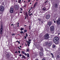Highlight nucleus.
Wrapping results in <instances>:
<instances>
[{
  "instance_id": "nucleus-37",
  "label": "nucleus",
  "mask_w": 60,
  "mask_h": 60,
  "mask_svg": "<svg viewBox=\"0 0 60 60\" xmlns=\"http://www.w3.org/2000/svg\"><path fill=\"white\" fill-rule=\"evenodd\" d=\"M45 44L46 45H47V44H48V43L47 42H46Z\"/></svg>"
},
{
  "instance_id": "nucleus-38",
  "label": "nucleus",
  "mask_w": 60,
  "mask_h": 60,
  "mask_svg": "<svg viewBox=\"0 0 60 60\" xmlns=\"http://www.w3.org/2000/svg\"><path fill=\"white\" fill-rule=\"evenodd\" d=\"M19 56H22V55H21V54H20L19 55Z\"/></svg>"
},
{
  "instance_id": "nucleus-17",
  "label": "nucleus",
  "mask_w": 60,
  "mask_h": 60,
  "mask_svg": "<svg viewBox=\"0 0 60 60\" xmlns=\"http://www.w3.org/2000/svg\"><path fill=\"white\" fill-rule=\"evenodd\" d=\"M22 56L23 58H24L25 59H26V57L25 56L22 55Z\"/></svg>"
},
{
  "instance_id": "nucleus-10",
  "label": "nucleus",
  "mask_w": 60,
  "mask_h": 60,
  "mask_svg": "<svg viewBox=\"0 0 60 60\" xmlns=\"http://www.w3.org/2000/svg\"><path fill=\"white\" fill-rule=\"evenodd\" d=\"M51 45H52V42L51 41L48 44V45L49 47H50Z\"/></svg>"
},
{
  "instance_id": "nucleus-50",
  "label": "nucleus",
  "mask_w": 60,
  "mask_h": 60,
  "mask_svg": "<svg viewBox=\"0 0 60 60\" xmlns=\"http://www.w3.org/2000/svg\"><path fill=\"white\" fill-rule=\"evenodd\" d=\"M11 26H13V24H11Z\"/></svg>"
},
{
  "instance_id": "nucleus-28",
  "label": "nucleus",
  "mask_w": 60,
  "mask_h": 60,
  "mask_svg": "<svg viewBox=\"0 0 60 60\" xmlns=\"http://www.w3.org/2000/svg\"><path fill=\"white\" fill-rule=\"evenodd\" d=\"M21 31H22L23 30H24V28H21V29H20Z\"/></svg>"
},
{
  "instance_id": "nucleus-9",
  "label": "nucleus",
  "mask_w": 60,
  "mask_h": 60,
  "mask_svg": "<svg viewBox=\"0 0 60 60\" xmlns=\"http://www.w3.org/2000/svg\"><path fill=\"white\" fill-rule=\"evenodd\" d=\"M49 18H50V15L49 14L47 15L46 16V19H49Z\"/></svg>"
},
{
  "instance_id": "nucleus-2",
  "label": "nucleus",
  "mask_w": 60,
  "mask_h": 60,
  "mask_svg": "<svg viewBox=\"0 0 60 60\" xmlns=\"http://www.w3.org/2000/svg\"><path fill=\"white\" fill-rule=\"evenodd\" d=\"M56 23L57 25H59L60 24V18H59L56 21Z\"/></svg>"
},
{
  "instance_id": "nucleus-24",
  "label": "nucleus",
  "mask_w": 60,
  "mask_h": 60,
  "mask_svg": "<svg viewBox=\"0 0 60 60\" xmlns=\"http://www.w3.org/2000/svg\"><path fill=\"white\" fill-rule=\"evenodd\" d=\"M57 57L58 58H60V56H59V55H58L57 56Z\"/></svg>"
},
{
  "instance_id": "nucleus-8",
  "label": "nucleus",
  "mask_w": 60,
  "mask_h": 60,
  "mask_svg": "<svg viewBox=\"0 0 60 60\" xmlns=\"http://www.w3.org/2000/svg\"><path fill=\"white\" fill-rule=\"evenodd\" d=\"M3 27L2 26L1 27V28L0 29V34H3Z\"/></svg>"
},
{
  "instance_id": "nucleus-4",
  "label": "nucleus",
  "mask_w": 60,
  "mask_h": 60,
  "mask_svg": "<svg viewBox=\"0 0 60 60\" xmlns=\"http://www.w3.org/2000/svg\"><path fill=\"white\" fill-rule=\"evenodd\" d=\"M50 29L51 31H53L54 30V26H52L50 27Z\"/></svg>"
},
{
  "instance_id": "nucleus-29",
  "label": "nucleus",
  "mask_w": 60,
  "mask_h": 60,
  "mask_svg": "<svg viewBox=\"0 0 60 60\" xmlns=\"http://www.w3.org/2000/svg\"><path fill=\"white\" fill-rule=\"evenodd\" d=\"M36 5L34 4V8L35 7V6H36Z\"/></svg>"
},
{
  "instance_id": "nucleus-56",
  "label": "nucleus",
  "mask_w": 60,
  "mask_h": 60,
  "mask_svg": "<svg viewBox=\"0 0 60 60\" xmlns=\"http://www.w3.org/2000/svg\"><path fill=\"white\" fill-rule=\"evenodd\" d=\"M20 48H21V46H20Z\"/></svg>"
},
{
  "instance_id": "nucleus-64",
  "label": "nucleus",
  "mask_w": 60,
  "mask_h": 60,
  "mask_svg": "<svg viewBox=\"0 0 60 60\" xmlns=\"http://www.w3.org/2000/svg\"><path fill=\"white\" fill-rule=\"evenodd\" d=\"M19 49H20V50L21 49H20V48H19Z\"/></svg>"
},
{
  "instance_id": "nucleus-3",
  "label": "nucleus",
  "mask_w": 60,
  "mask_h": 60,
  "mask_svg": "<svg viewBox=\"0 0 60 60\" xmlns=\"http://www.w3.org/2000/svg\"><path fill=\"white\" fill-rule=\"evenodd\" d=\"M49 37V34H46L45 35V39H48Z\"/></svg>"
},
{
  "instance_id": "nucleus-32",
  "label": "nucleus",
  "mask_w": 60,
  "mask_h": 60,
  "mask_svg": "<svg viewBox=\"0 0 60 60\" xmlns=\"http://www.w3.org/2000/svg\"><path fill=\"white\" fill-rule=\"evenodd\" d=\"M20 9H21V10H20L21 11H22V8H20Z\"/></svg>"
},
{
  "instance_id": "nucleus-44",
  "label": "nucleus",
  "mask_w": 60,
  "mask_h": 60,
  "mask_svg": "<svg viewBox=\"0 0 60 60\" xmlns=\"http://www.w3.org/2000/svg\"><path fill=\"white\" fill-rule=\"evenodd\" d=\"M24 55H27V54H26V53H25Z\"/></svg>"
},
{
  "instance_id": "nucleus-52",
  "label": "nucleus",
  "mask_w": 60,
  "mask_h": 60,
  "mask_svg": "<svg viewBox=\"0 0 60 60\" xmlns=\"http://www.w3.org/2000/svg\"><path fill=\"white\" fill-rule=\"evenodd\" d=\"M25 19H26V17L25 16Z\"/></svg>"
},
{
  "instance_id": "nucleus-15",
  "label": "nucleus",
  "mask_w": 60,
  "mask_h": 60,
  "mask_svg": "<svg viewBox=\"0 0 60 60\" xmlns=\"http://www.w3.org/2000/svg\"><path fill=\"white\" fill-rule=\"evenodd\" d=\"M28 41H28V43H29V44H30V41H31V40L29 39Z\"/></svg>"
},
{
  "instance_id": "nucleus-12",
  "label": "nucleus",
  "mask_w": 60,
  "mask_h": 60,
  "mask_svg": "<svg viewBox=\"0 0 60 60\" xmlns=\"http://www.w3.org/2000/svg\"><path fill=\"white\" fill-rule=\"evenodd\" d=\"M40 55L41 56H42L43 55V53L42 52H40Z\"/></svg>"
},
{
  "instance_id": "nucleus-40",
  "label": "nucleus",
  "mask_w": 60,
  "mask_h": 60,
  "mask_svg": "<svg viewBox=\"0 0 60 60\" xmlns=\"http://www.w3.org/2000/svg\"><path fill=\"white\" fill-rule=\"evenodd\" d=\"M42 60H46L44 59H43Z\"/></svg>"
},
{
  "instance_id": "nucleus-26",
  "label": "nucleus",
  "mask_w": 60,
  "mask_h": 60,
  "mask_svg": "<svg viewBox=\"0 0 60 60\" xmlns=\"http://www.w3.org/2000/svg\"><path fill=\"white\" fill-rule=\"evenodd\" d=\"M22 53L23 54H25V52H23V51H22Z\"/></svg>"
},
{
  "instance_id": "nucleus-58",
  "label": "nucleus",
  "mask_w": 60,
  "mask_h": 60,
  "mask_svg": "<svg viewBox=\"0 0 60 60\" xmlns=\"http://www.w3.org/2000/svg\"><path fill=\"white\" fill-rule=\"evenodd\" d=\"M13 34L14 35H15V34Z\"/></svg>"
},
{
  "instance_id": "nucleus-5",
  "label": "nucleus",
  "mask_w": 60,
  "mask_h": 60,
  "mask_svg": "<svg viewBox=\"0 0 60 60\" xmlns=\"http://www.w3.org/2000/svg\"><path fill=\"white\" fill-rule=\"evenodd\" d=\"M14 9L13 8H11L10 9V11L11 13H13V11Z\"/></svg>"
},
{
  "instance_id": "nucleus-60",
  "label": "nucleus",
  "mask_w": 60,
  "mask_h": 60,
  "mask_svg": "<svg viewBox=\"0 0 60 60\" xmlns=\"http://www.w3.org/2000/svg\"><path fill=\"white\" fill-rule=\"evenodd\" d=\"M26 42H28V41H26Z\"/></svg>"
},
{
  "instance_id": "nucleus-31",
  "label": "nucleus",
  "mask_w": 60,
  "mask_h": 60,
  "mask_svg": "<svg viewBox=\"0 0 60 60\" xmlns=\"http://www.w3.org/2000/svg\"><path fill=\"white\" fill-rule=\"evenodd\" d=\"M20 33H21V34H22L23 33V32L22 31H21L20 32Z\"/></svg>"
},
{
  "instance_id": "nucleus-47",
  "label": "nucleus",
  "mask_w": 60,
  "mask_h": 60,
  "mask_svg": "<svg viewBox=\"0 0 60 60\" xmlns=\"http://www.w3.org/2000/svg\"><path fill=\"white\" fill-rule=\"evenodd\" d=\"M28 46H29V43L28 44Z\"/></svg>"
},
{
  "instance_id": "nucleus-6",
  "label": "nucleus",
  "mask_w": 60,
  "mask_h": 60,
  "mask_svg": "<svg viewBox=\"0 0 60 60\" xmlns=\"http://www.w3.org/2000/svg\"><path fill=\"white\" fill-rule=\"evenodd\" d=\"M0 10L2 12H4V7L3 6H0Z\"/></svg>"
},
{
  "instance_id": "nucleus-16",
  "label": "nucleus",
  "mask_w": 60,
  "mask_h": 60,
  "mask_svg": "<svg viewBox=\"0 0 60 60\" xmlns=\"http://www.w3.org/2000/svg\"><path fill=\"white\" fill-rule=\"evenodd\" d=\"M42 10H44V11H45L46 10V9L44 7L42 8Z\"/></svg>"
},
{
  "instance_id": "nucleus-22",
  "label": "nucleus",
  "mask_w": 60,
  "mask_h": 60,
  "mask_svg": "<svg viewBox=\"0 0 60 60\" xmlns=\"http://www.w3.org/2000/svg\"><path fill=\"white\" fill-rule=\"evenodd\" d=\"M40 50H41V51H42L43 49H42V47H41L40 48Z\"/></svg>"
},
{
  "instance_id": "nucleus-53",
  "label": "nucleus",
  "mask_w": 60,
  "mask_h": 60,
  "mask_svg": "<svg viewBox=\"0 0 60 60\" xmlns=\"http://www.w3.org/2000/svg\"><path fill=\"white\" fill-rule=\"evenodd\" d=\"M18 41H16V42H18Z\"/></svg>"
},
{
  "instance_id": "nucleus-46",
  "label": "nucleus",
  "mask_w": 60,
  "mask_h": 60,
  "mask_svg": "<svg viewBox=\"0 0 60 60\" xmlns=\"http://www.w3.org/2000/svg\"><path fill=\"white\" fill-rule=\"evenodd\" d=\"M54 22L55 23H56V21H54Z\"/></svg>"
},
{
  "instance_id": "nucleus-7",
  "label": "nucleus",
  "mask_w": 60,
  "mask_h": 60,
  "mask_svg": "<svg viewBox=\"0 0 60 60\" xmlns=\"http://www.w3.org/2000/svg\"><path fill=\"white\" fill-rule=\"evenodd\" d=\"M52 24V22L51 21H49L48 22L47 24L48 25H49V26H50Z\"/></svg>"
},
{
  "instance_id": "nucleus-18",
  "label": "nucleus",
  "mask_w": 60,
  "mask_h": 60,
  "mask_svg": "<svg viewBox=\"0 0 60 60\" xmlns=\"http://www.w3.org/2000/svg\"><path fill=\"white\" fill-rule=\"evenodd\" d=\"M51 54L52 56V57H54V55H53V54H52V53H51Z\"/></svg>"
},
{
  "instance_id": "nucleus-39",
  "label": "nucleus",
  "mask_w": 60,
  "mask_h": 60,
  "mask_svg": "<svg viewBox=\"0 0 60 60\" xmlns=\"http://www.w3.org/2000/svg\"><path fill=\"white\" fill-rule=\"evenodd\" d=\"M18 53V52L17 51H16V52H15V53Z\"/></svg>"
},
{
  "instance_id": "nucleus-59",
  "label": "nucleus",
  "mask_w": 60,
  "mask_h": 60,
  "mask_svg": "<svg viewBox=\"0 0 60 60\" xmlns=\"http://www.w3.org/2000/svg\"><path fill=\"white\" fill-rule=\"evenodd\" d=\"M32 4V3L31 2V3H30V4Z\"/></svg>"
},
{
  "instance_id": "nucleus-41",
  "label": "nucleus",
  "mask_w": 60,
  "mask_h": 60,
  "mask_svg": "<svg viewBox=\"0 0 60 60\" xmlns=\"http://www.w3.org/2000/svg\"><path fill=\"white\" fill-rule=\"evenodd\" d=\"M18 43H19V44H20V42L19 41H18Z\"/></svg>"
},
{
  "instance_id": "nucleus-34",
  "label": "nucleus",
  "mask_w": 60,
  "mask_h": 60,
  "mask_svg": "<svg viewBox=\"0 0 60 60\" xmlns=\"http://www.w3.org/2000/svg\"><path fill=\"white\" fill-rule=\"evenodd\" d=\"M37 4V2H36L35 4H36H36Z\"/></svg>"
},
{
  "instance_id": "nucleus-48",
  "label": "nucleus",
  "mask_w": 60,
  "mask_h": 60,
  "mask_svg": "<svg viewBox=\"0 0 60 60\" xmlns=\"http://www.w3.org/2000/svg\"><path fill=\"white\" fill-rule=\"evenodd\" d=\"M27 51H29V50H28V49H27Z\"/></svg>"
},
{
  "instance_id": "nucleus-45",
  "label": "nucleus",
  "mask_w": 60,
  "mask_h": 60,
  "mask_svg": "<svg viewBox=\"0 0 60 60\" xmlns=\"http://www.w3.org/2000/svg\"><path fill=\"white\" fill-rule=\"evenodd\" d=\"M41 22H42V23H43V21H41Z\"/></svg>"
},
{
  "instance_id": "nucleus-19",
  "label": "nucleus",
  "mask_w": 60,
  "mask_h": 60,
  "mask_svg": "<svg viewBox=\"0 0 60 60\" xmlns=\"http://www.w3.org/2000/svg\"><path fill=\"white\" fill-rule=\"evenodd\" d=\"M41 20H42V19H40V18H38V20H39V21H41Z\"/></svg>"
},
{
  "instance_id": "nucleus-13",
  "label": "nucleus",
  "mask_w": 60,
  "mask_h": 60,
  "mask_svg": "<svg viewBox=\"0 0 60 60\" xmlns=\"http://www.w3.org/2000/svg\"><path fill=\"white\" fill-rule=\"evenodd\" d=\"M30 10H29V11H28V12H29V13H28V14H29V16H31V15H32V14H33L32 13L31 14H29V13H30Z\"/></svg>"
},
{
  "instance_id": "nucleus-42",
  "label": "nucleus",
  "mask_w": 60,
  "mask_h": 60,
  "mask_svg": "<svg viewBox=\"0 0 60 60\" xmlns=\"http://www.w3.org/2000/svg\"><path fill=\"white\" fill-rule=\"evenodd\" d=\"M30 0H28V2H30Z\"/></svg>"
},
{
  "instance_id": "nucleus-55",
  "label": "nucleus",
  "mask_w": 60,
  "mask_h": 60,
  "mask_svg": "<svg viewBox=\"0 0 60 60\" xmlns=\"http://www.w3.org/2000/svg\"><path fill=\"white\" fill-rule=\"evenodd\" d=\"M22 11L20 12V13H22Z\"/></svg>"
},
{
  "instance_id": "nucleus-23",
  "label": "nucleus",
  "mask_w": 60,
  "mask_h": 60,
  "mask_svg": "<svg viewBox=\"0 0 60 60\" xmlns=\"http://www.w3.org/2000/svg\"><path fill=\"white\" fill-rule=\"evenodd\" d=\"M26 15L27 17H28V15H27V13H26Z\"/></svg>"
},
{
  "instance_id": "nucleus-20",
  "label": "nucleus",
  "mask_w": 60,
  "mask_h": 60,
  "mask_svg": "<svg viewBox=\"0 0 60 60\" xmlns=\"http://www.w3.org/2000/svg\"><path fill=\"white\" fill-rule=\"evenodd\" d=\"M27 57H29V54L27 53Z\"/></svg>"
},
{
  "instance_id": "nucleus-54",
  "label": "nucleus",
  "mask_w": 60,
  "mask_h": 60,
  "mask_svg": "<svg viewBox=\"0 0 60 60\" xmlns=\"http://www.w3.org/2000/svg\"><path fill=\"white\" fill-rule=\"evenodd\" d=\"M35 60H38V59H36Z\"/></svg>"
},
{
  "instance_id": "nucleus-27",
  "label": "nucleus",
  "mask_w": 60,
  "mask_h": 60,
  "mask_svg": "<svg viewBox=\"0 0 60 60\" xmlns=\"http://www.w3.org/2000/svg\"><path fill=\"white\" fill-rule=\"evenodd\" d=\"M21 2V0H19L18 1V2L19 3H20V2Z\"/></svg>"
},
{
  "instance_id": "nucleus-30",
  "label": "nucleus",
  "mask_w": 60,
  "mask_h": 60,
  "mask_svg": "<svg viewBox=\"0 0 60 60\" xmlns=\"http://www.w3.org/2000/svg\"><path fill=\"white\" fill-rule=\"evenodd\" d=\"M24 32H27V30H24Z\"/></svg>"
},
{
  "instance_id": "nucleus-25",
  "label": "nucleus",
  "mask_w": 60,
  "mask_h": 60,
  "mask_svg": "<svg viewBox=\"0 0 60 60\" xmlns=\"http://www.w3.org/2000/svg\"><path fill=\"white\" fill-rule=\"evenodd\" d=\"M55 7H57V4H55Z\"/></svg>"
},
{
  "instance_id": "nucleus-62",
  "label": "nucleus",
  "mask_w": 60,
  "mask_h": 60,
  "mask_svg": "<svg viewBox=\"0 0 60 60\" xmlns=\"http://www.w3.org/2000/svg\"><path fill=\"white\" fill-rule=\"evenodd\" d=\"M24 7H26V5H25V6Z\"/></svg>"
},
{
  "instance_id": "nucleus-11",
  "label": "nucleus",
  "mask_w": 60,
  "mask_h": 60,
  "mask_svg": "<svg viewBox=\"0 0 60 60\" xmlns=\"http://www.w3.org/2000/svg\"><path fill=\"white\" fill-rule=\"evenodd\" d=\"M14 7L16 9H18L19 8V7L17 5H15L14 6Z\"/></svg>"
},
{
  "instance_id": "nucleus-57",
  "label": "nucleus",
  "mask_w": 60,
  "mask_h": 60,
  "mask_svg": "<svg viewBox=\"0 0 60 60\" xmlns=\"http://www.w3.org/2000/svg\"><path fill=\"white\" fill-rule=\"evenodd\" d=\"M17 26V27H18V26H19L18 25Z\"/></svg>"
},
{
  "instance_id": "nucleus-63",
  "label": "nucleus",
  "mask_w": 60,
  "mask_h": 60,
  "mask_svg": "<svg viewBox=\"0 0 60 60\" xmlns=\"http://www.w3.org/2000/svg\"><path fill=\"white\" fill-rule=\"evenodd\" d=\"M30 26H29V27H30Z\"/></svg>"
},
{
  "instance_id": "nucleus-51",
  "label": "nucleus",
  "mask_w": 60,
  "mask_h": 60,
  "mask_svg": "<svg viewBox=\"0 0 60 60\" xmlns=\"http://www.w3.org/2000/svg\"><path fill=\"white\" fill-rule=\"evenodd\" d=\"M8 54H7V55H6V56H8Z\"/></svg>"
},
{
  "instance_id": "nucleus-35",
  "label": "nucleus",
  "mask_w": 60,
  "mask_h": 60,
  "mask_svg": "<svg viewBox=\"0 0 60 60\" xmlns=\"http://www.w3.org/2000/svg\"><path fill=\"white\" fill-rule=\"evenodd\" d=\"M47 2H48V1H45V3H47Z\"/></svg>"
},
{
  "instance_id": "nucleus-14",
  "label": "nucleus",
  "mask_w": 60,
  "mask_h": 60,
  "mask_svg": "<svg viewBox=\"0 0 60 60\" xmlns=\"http://www.w3.org/2000/svg\"><path fill=\"white\" fill-rule=\"evenodd\" d=\"M30 10H29V11H28V12H29V13H28V14H29V16H31V15H32V14H33L32 13L31 14H29V13H30Z\"/></svg>"
},
{
  "instance_id": "nucleus-33",
  "label": "nucleus",
  "mask_w": 60,
  "mask_h": 60,
  "mask_svg": "<svg viewBox=\"0 0 60 60\" xmlns=\"http://www.w3.org/2000/svg\"><path fill=\"white\" fill-rule=\"evenodd\" d=\"M26 37H27V36H28L27 35V34H26Z\"/></svg>"
},
{
  "instance_id": "nucleus-49",
  "label": "nucleus",
  "mask_w": 60,
  "mask_h": 60,
  "mask_svg": "<svg viewBox=\"0 0 60 60\" xmlns=\"http://www.w3.org/2000/svg\"><path fill=\"white\" fill-rule=\"evenodd\" d=\"M17 25H19V23L18 22L17 24Z\"/></svg>"
},
{
  "instance_id": "nucleus-36",
  "label": "nucleus",
  "mask_w": 60,
  "mask_h": 60,
  "mask_svg": "<svg viewBox=\"0 0 60 60\" xmlns=\"http://www.w3.org/2000/svg\"><path fill=\"white\" fill-rule=\"evenodd\" d=\"M24 37H25V39H26V36H25Z\"/></svg>"
},
{
  "instance_id": "nucleus-21",
  "label": "nucleus",
  "mask_w": 60,
  "mask_h": 60,
  "mask_svg": "<svg viewBox=\"0 0 60 60\" xmlns=\"http://www.w3.org/2000/svg\"><path fill=\"white\" fill-rule=\"evenodd\" d=\"M52 47L53 48H55V47H56V46L54 45H53Z\"/></svg>"
},
{
  "instance_id": "nucleus-43",
  "label": "nucleus",
  "mask_w": 60,
  "mask_h": 60,
  "mask_svg": "<svg viewBox=\"0 0 60 60\" xmlns=\"http://www.w3.org/2000/svg\"><path fill=\"white\" fill-rule=\"evenodd\" d=\"M18 52L19 53H20V51H18Z\"/></svg>"
},
{
  "instance_id": "nucleus-61",
  "label": "nucleus",
  "mask_w": 60,
  "mask_h": 60,
  "mask_svg": "<svg viewBox=\"0 0 60 60\" xmlns=\"http://www.w3.org/2000/svg\"><path fill=\"white\" fill-rule=\"evenodd\" d=\"M26 26V25H25L24 26Z\"/></svg>"
},
{
  "instance_id": "nucleus-1",
  "label": "nucleus",
  "mask_w": 60,
  "mask_h": 60,
  "mask_svg": "<svg viewBox=\"0 0 60 60\" xmlns=\"http://www.w3.org/2000/svg\"><path fill=\"white\" fill-rule=\"evenodd\" d=\"M53 41L55 44H58L59 43V39L58 37H56L54 38Z\"/></svg>"
}]
</instances>
